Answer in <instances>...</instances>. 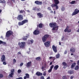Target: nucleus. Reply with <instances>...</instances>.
Instances as JSON below:
<instances>
[{"label": "nucleus", "instance_id": "1", "mask_svg": "<svg viewBox=\"0 0 79 79\" xmlns=\"http://www.w3.org/2000/svg\"><path fill=\"white\" fill-rule=\"evenodd\" d=\"M49 26L51 27H53L52 30H55L56 29V30H58V26H56V23L55 22H52L49 23Z\"/></svg>", "mask_w": 79, "mask_h": 79}, {"label": "nucleus", "instance_id": "2", "mask_svg": "<svg viewBox=\"0 0 79 79\" xmlns=\"http://www.w3.org/2000/svg\"><path fill=\"white\" fill-rule=\"evenodd\" d=\"M18 45L20 49L21 48H24L26 45V43L24 42L21 43L19 42L18 43Z\"/></svg>", "mask_w": 79, "mask_h": 79}, {"label": "nucleus", "instance_id": "3", "mask_svg": "<svg viewBox=\"0 0 79 79\" xmlns=\"http://www.w3.org/2000/svg\"><path fill=\"white\" fill-rule=\"evenodd\" d=\"M49 36H50V35L48 34H46L44 35V36L42 37V40L43 42H46L47 39L49 37Z\"/></svg>", "mask_w": 79, "mask_h": 79}, {"label": "nucleus", "instance_id": "4", "mask_svg": "<svg viewBox=\"0 0 79 79\" xmlns=\"http://www.w3.org/2000/svg\"><path fill=\"white\" fill-rule=\"evenodd\" d=\"M13 35V32L11 30L8 31L7 32L6 34V37H9L11 35Z\"/></svg>", "mask_w": 79, "mask_h": 79}, {"label": "nucleus", "instance_id": "5", "mask_svg": "<svg viewBox=\"0 0 79 79\" xmlns=\"http://www.w3.org/2000/svg\"><path fill=\"white\" fill-rule=\"evenodd\" d=\"M79 13V10L77 8L75 9L73 13L72 16H74V15H76L77 14H78Z\"/></svg>", "mask_w": 79, "mask_h": 79}, {"label": "nucleus", "instance_id": "6", "mask_svg": "<svg viewBox=\"0 0 79 79\" xmlns=\"http://www.w3.org/2000/svg\"><path fill=\"white\" fill-rule=\"evenodd\" d=\"M17 19L19 20V21H22L23 20V16L21 15H19L17 17Z\"/></svg>", "mask_w": 79, "mask_h": 79}, {"label": "nucleus", "instance_id": "7", "mask_svg": "<svg viewBox=\"0 0 79 79\" xmlns=\"http://www.w3.org/2000/svg\"><path fill=\"white\" fill-rule=\"evenodd\" d=\"M50 41H47V42L44 43V44L46 47H50Z\"/></svg>", "mask_w": 79, "mask_h": 79}, {"label": "nucleus", "instance_id": "8", "mask_svg": "<svg viewBox=\"0 0 79 79\" xmlns=\"http://www.w3.org/2000/svg\"><path fill=\"white\" fill-rule=\"evenodd\" d=\"M52 50L55 53H56L57 52V47L55 46V45H53L52 46Z\"/></svg>", "mask_w": 79, "mask_h": 79}, {"label": "nucleus", "instance_id": "9", "mask_svg": "<svg viewBox=\"0 0 79 79\" xmlns=\"http://www.w3.org/2000/svg\"><path fill=\"white\" fill-rule=\"evenodd\" d=\"M35 3L38 5H42V1H36L35 2Z\"/></svg>", "mask_w": 79, "mask_h": 79}, {"label": "nucleus", "instance_id": "10", "mask_svg": "<svg viewBox=\"0 0 79 79\" xmlns=\"http://www.w3.org/2000/svg\"><path fill=\"white\" fill-rule=\"evenodd\" d=\"M5 60H6L5 56L4 55H3L1 57V61L2 62H3L4 61H5Z\"/></svg>", "mask_w": 79, "mask_h": 79}, {"label": "nucleus", "instance_id": "11", "mask_svg": "<svg viewBox=\"0 0 79 79\" xmlns=\"http://www.w3.org/2000/svg\"><path fill=\"white\" fill-rule=\"evenodd\" d=\"M40 33V31L39 30H35L33 32V34L35 35H38Z\"/></svg>", "mask_w": 79, "mask_h": 79}, {"label": "nucleus", "instance_id": "12", "mask_svg": "<svg viewBox=\"0 0 79 79\" xmlns=\"http://www.w3.org/2000/svg\"><path fill=\"white\" fill-rule=\"evenodd\" d=\"M37 15L38 16V18H43V17L44 16V15L43 14H42L40 13H37Z\"/></svg>", "mask_w": 79, "mask_h": 79}, {"label": "nucleus", "instance_id": "13", "mask_svg": "<svg viewBox=\"0 0 79 79\" xmlns=\"http://www.w3.org/2000/svg\"><path fill=\"white\" fill-rule=\"evenodd\" d=\"M29 79V74L28 73L25 74V76L23 77V79Z\"/></svg>", "mask_w": 79, "mask_h": 79}, {"label": "nucleus", "instance_id": "14", "mask_svg": "<svg viewBox=\"0 0 79 79\" xmlns=\"http://www.w3.org/2000/svg\"><path fill=\"white\" fill-rule=\"evenodd\" d=\"M70 52H73V53H74V52H76V49H75V48L73 47L70 48Z\"/></svg>", "mask_w": 79, "mask_h": 79}, {"label": "nucleus", "instance_id": "15", "mask_svg": "<svg viewBox=\"0 0 79 79\" xmlns=\"http://www.w3.org/2000/svg\"><path fill=\"white\" fill-rule=\"evenodd\" d=\"M37 27H39V28H42L43 27V24L42 23H40L37 25Z\"/></svg>", "mask_w": 79, "mask_h": 79}, {"label": "nucleus", "instance_id": "16", "mask_svg": "<svg viewBox=\"0 0 79 79\" xmlns=\"http://www.w3.org/2000/svg\"><path fill=\"white\" fill-rule=\"evenodd\" d=\"M42 73H41L40 72H37L36 73V75H37V76H42Z\"/></svg>", "mask_w": 79, "mask_h": 79}, {"label": "nucleus", "instance_id": "17", "mask_svg": "<svg viewBox=\"0 0 79 79\" xmlns=\"http://www.w3.org/2000/svg\"><path fill=\"white\" fill-rule=\"evenodd\" d=\"M54 2L55 4H56V5H58V4H59L60 3L59 0H54Z\"/></svg>", "mask_w": 79, "mask_h": 79}, {"label": "nucleus", "instance_id": "18", "mask_svg": "<svg viewBox=\"0 0 79 79\" xmlns=\"http://www.w3.org/2000/svg\"><path fill=\"white\" fill-rule=\"evenodd\" d=\"M68 73L70 74H73L74 73V71L71 70H69L68 71Z\"/></svg>", "mask_w": 79, "mask_h": 79}, {"label": "nucleus", "instance_id": "19", "mask_svg": "<svg viewBox=\"0 0 79 79\" xmlns=\"http://www.w3.org/2000/svg\"><path fill=\"white\" fill-rule=\"evenodd\" d=\"M58 68H59V66L58 65H57L54 66V70L56 71V70H57V69H58Z\"/></svg>", "mask_w": 79, "mask_h": 79}, {"label": "nucleus", "instance_id": "20", "mask_svg": "<svg viewBox=\"0 0 79 79\" xmlns=\"http://www.w3.org/2000/svg\"><path fill=\"white\" fill-rule=\"evenodd\" d=\"M76 63L75 62H74V63H73L71 65V68H74V67L76 66Z\"/></svg>", "mask_w": 79, "mask_h": 79}, {"label": "nucleus", "instance_id": "21", "mask_svg": "<svg viewBox=\"0 0 79 79\" xmlns=\"http://www.w3.org/2000/svg\"><path fill=\"white\" fill-rule=\"evenodd\" d=\"M23 22V23L24 24H26V23H28V20L27 19L24 20L22 21Z\"/></svg>", "mask_w": 79, "mask_h": 79}, {"label": "nucleus", "instance_id": "22", "mask_svg": "<svg viewBox=\"0 0 79 79\" xmlns=\"http://www.w3.org/2000/svg\"><path fill=\"white\" fill-rule=\"evenodd\" d=\"M31 63H32V62H31V61L28 62L27 64V67H29L30 66H31Z\"/></svg>", "mask_w": 79, "mask_h": 79}, {"label": "nucleus", "instance_id": "23", "mask_svg": "<svg viewBox=\"0 0 79 79\" xmlns=\"http://www.w3.org/2000/svg\"><path fill=\"white\" fill-rule=\"evenodd\" d=\"M14 75V73H11L8 76L9 78L10 77H13V75Z\"/></svg>", "mask_w": 79, "mask_h": 79}, {"label": "nucleus", "instance_id": "24", "mask_svg": "<svg viewBox=\"0 0 79 79\" xmlns=\"http://www.w3.org/2000/svg\"><path fill=\"white\" fill-rule=\"evenodd\" d=\"M40 60H41V58L40 57H38L35 58V60L36 61H40Z\"/></svg>", "mask_w": 79, "mask_h": 79}, {"label": "nucleus", "instance_id": "25", "mask_svg": "<svg viewBox=\"0 0 79 79\" xmlns=\"http://www.w3.org/2000/svg\"><path fill=\"white\" fill-rule=\"evenodd\" d=\"M28 38V36H25L23 38V40H27V38Z\"/></svg>", "mask_w": 79, "mask_h": 79}, {"label": "nucleus", "instance_id": "26", "mask_svg": "<svg viewBox=\"0 0 79 79\" xmlns=\"http://www.w3.org/2000/svg\"><path fill=\"white\" fill-rule=\"evenodd\" d=\"M18 24L19 26H23V25H24L23 22H22H22H19L18 23Z\"/></svg>", "mask_w": 79, "mask_h": 79}, {"label": "nucleus", "instance_id": "27", "mask_svg": "<svg viewBox=\"0 0 79 79\" xmlns=\"http://www.w3.org/2000/svg\"><path fill=\"white\" fill-rule=\"evenodd\" d=\"M20 13H24V14H26V12L24 10H21L19 11Z\"/></svg>", "mask_w": 79, "mask_h": 79}, {"label": "nucleus", "instance_id": "28", "mask_svg": "<svg viewBox=\"0 0 79 79\" xmlns=\"http://www.w3.org/2000/svg\"><path fill=\"white\" fill-rule=\"evenodd\" d=\"M69 28V27L67 26L66 29L64 30V32H68V29Z\"/></svg>", "mask_w": 79, "mask_h": 79}, {"label": "nucleus", "instance_id": "29", "mask_svg": "<svg viewBox=\"0 0 79 79\" xmlns=\"http://www.w3.org/2000/svg\"><path fill=\"white\" fill-rule=\"evenodd\" d=\"M79 69V66L78 65H77V66L75 67V70H78Z\"/></svg>", "mask_w": 79, "mask_h": 79}, {"label": "nucleus", "instance_id": "30", "mask_svg": "<svg viewBox=\"0 0 79 79\" xmlns=\"http://www.w3.org/2000/svg\"><path fill=\"white\" fill-rule=\"evenodd\" d=\"M60 55L59 54H56V58H60Z\"/></svg>", "mask_w": 79, "mask_h": 79}, {"label": "nucleus", "instance_id": "31", "mask_svg": "<svg viewBox=\"0 0 79 79\" xmlns=\"http://www.w3.org/2000/svg\"><path fill=\"white\" fill-rule=\"evenodd\" d=\"M42 69L43 71H45V67L44 66H42Z\"/></svg>", "mask_w": 79, "mask_h": 79}, {"label": "nucleus", "instance_id": "32", "mask_svg": "<svg viewBox=\"0 0 79 79\" xmlns=\"http://www.w3.org/2000/svg\"><path fill=\"white\" fill-rule=\"evenodd\" d=\"M76 3V1H72L70 3V4H72V5L73 4H74Z\"/></svg>", "mask_w": 79, "mask_h": 79}, {"label": "nucleus", "instance_id": "33", "mask_svg": "<svg viewBox=\"0 0 79 79\" xmlns=\"http://www.w3.org/2000/svg\"><path fill=\"white\" fill-rule=\"evenodd\" d=\"M62 64L64 66H66V64H67L65 62H63L62 63Z\"/></svg>", "mask_w": 79, "mask_h": 79}, {"label": "nucleus", "instance_id": "34", "mask_svg": "<svg viewBox=\"0 0 79 79\" xmlns=\"http://www.w3.org/2000/svg\"><path fill=\"white\" fill-rule=\"evenodd\" d=\"M14 71H15V69H11V73H13V74H14Z\"/></svg>", "mask_w": 79, "mask_h": 79}, {"label": "nucleus", "instance_id": "35", "mask_svg": "<svg viewBox=\"0 0 79 79\" xmlns=\"http://www.w3.org/2000/svg\"><path fill=\"white\" fill-rule=\"evenodd\" d=\"M62 79H68V78H67L66 76H64L62 77Z\"/></svg>", "mask_w": 79, "mask_h": 79}, {"label": "nucleus", "instance_id": "36", "mask_svg": "<svg viewBox=\"0 0 79 79\" xmlns=\"http://www.w3.org/2000/svg\"><path fill=\"white\" fill-rule=\"evenodd\" d=\"M61 10L62 11H64V10H65V9L64 8V7H62V8H61Z\"/></svg>", "mask_w": 79, "mask_h": 79}, {"label": "nucleus", "instance_id": "37", "mask_svg": "<svg viewBox=\"0 0 79 79\" xmlns=\"http://www.w3.org/2000/svg\"><path fill=\"white\" fill-rule=\"evenodd\" d=\"M21 69H19V70H18L17 72L18 73H19H19H21Z\"/></svg>", "mask_w": 79, "mask_h": 79}, {"label": "nucleus", "instance_id": "38", "mask_svg": "<svg viewBox=\"0 0 79 79\" xmlns=\"http://www.w3.org/2000/svg\"><path fill=\"white\" fill-rule=\"evenodd\" d=\"M3 77V75L2 74H0V78H2Z\"/></svg>", "mask_w": 79, "mask_h": 79}, {"label": "nucleus", "instance_id": "39", "mask_svg": "<svg viewBox=\"0 0 79 79\" xmlns=\"http://www.w3.org/2000/svg\"><path fill=\"white\" fill-rule=\"evenodd\" d=\"M56 4H52L51 5V6L52 7H55V6H56Z\"/></svg>", "mask_w": 79, "mask_h": 79}, {"label": "nucleus", "instance_id": "40", "mask_svg": "<svg viewBox=\"0 0 79 79\" xmlns=\"http://www.w3.org/2000/svg\"><path fill=\"white\" fill-rule=\"evenodd\" d=\"M16 62V60L15 59H14L13 60V63H15Z\"/></svg>", "mask_w": 79, "mask_h": 79}, {"label": "nucleus", "instance_id": "41", "mask_svg": "<svg viewBox=\"0 0 79 79\" xmlns=\"http://www.w3.org/2000/svg\"><path fill=\"white\" fill-rule=\"evenodd\" d=\"M47 9L48 10H49V11H51L52 10V9H51V8L50 7H48V8H47Z\"/></svg>", "mask_w": 79, "mask_h": 79}, {"label": "nucleus", "instance_id": "42", "mask_svg": "<svg viewBox=\"0 0 79 79\" xmlns=\"http://www.w3.org/2000/svg\"><path fill=\"white\" fill-rule=\"evenodd\" d=\"M53 67H54V65H52L50 67V69H52L53 68Z\"/></svg>", "mask_w": 79, "mask_h": 79}, {"label": "nucleus", "instance_id": "43", "mask_svg": "<svg viewBox=\"0 0 79 79\" xmlns=\"http://www.w3.org/2000/svg\"><path fill=\"white\" fill-rule=\"evenodd\" d=\"M55 6L56 7V10H58V9L59 7L58 6L57 4H56V6Z\"/></svg>", "mask_w": 79, "mask_h": 79}, {"label": "nucleus", "instance_id": "44", "mask_svg": "<svg viewBox=\"0 0 79 79\" xmlns=\"http://www.w3.org/2000/svg\"><path fill=\"white\" fill-rule=\"evenodd\" d=\"M70 32H71V29H68V32L69 33Z\"/></svg>", "mask_w": 79, "mask_h": 79}, {"label": "nucleus", "instance_id": "45", "mask_svg": "<svg viewBox=\"0 0 79 79\" xmlns=\"http://www.w3.org/2000/svg\"><path fill=\"white\" fill-rule=\"evenodd\" d=\"M6 3V2H5V0H2V3Z\"/></svg>", "mask_w": 79, "mask_h": 79}, {"label": "nucleus", "instance_id": "46", "mask_svg": "<svg viewBox=\"0 0 79 79\" xmlns=\"http://www.w3.org/2000/svg\"><path fill=\"white\" fill-rule=\"evenodd\" d=\"M40 79H45L44 78V77L43 76H41L40 77Z\"/></svg>", "mask_w": 79, "mask_h": 79}, {"label": "nucleus", "instance_id": "47", "mask_svg": "<svg viewBox=\"0 0 79 79\" xmlns=\"http://www.w3.org/2000/svg\"><path fill=\"white\" fill-rule=\"evenodd\" d=\"M23 65V63L22 62L20 64V67H21V66H22Z\"/></svg>", "mask_w": 79, "mask_h": 79}, {"label": "nucleus", "instance_id": "48", "mask_svg": "<svg viewBox=\"0 0 79 79\" xmlns=\"http://www.w3.org/2000/svg\"><path fill=\"white\" fill-rule=\"evenodd\" d=\"M43 76H46V72H44V73H43Z\"/></svg>", "mask_w": 79, "mask_h": 79}, {"label": "nucleus", "instance_id": "49", "mask_svg": "<svg viewBox=\"0 0 79 79\" xmlns=\"http://www.w3.org/2000/svg\"><path fill=\"white\" fill-rule=\"evenodd\" d=\"M52 69H50L48 71V73H51V72H52Z\"/></svg>", "mask_w": 79, "mask_h": 79}, {"label": "nucleus", "instance_id": "50", "mask_svg": "<svg viewBox=\"0 0 79 79\" xmlns=\"http://www.w3.org/2000/svg\"><path fill=\"white\" fill-rule=\"evenodd\" d=\"M16 79H23V77H19L18 78H17Z\"/></svg>", "mask_w": 79, "mask_h": 79}, {"label": "nucleus", "instance_id": "51", "mask_svg": "<svg viewBox=\"0 0 79 79\" xmlns=\"http://www.w3.org/2000/svg\"><path fill=\"white\" fill-rule=\"evenodd\" d=\"M52 59L53 60V61H54V60H55V57H53Z\"/></svg>", "mask_w": 79, "mask_h": 79}, {"label": "nucleus", "instance_id": "52", "mask_svg": "<svg viewBox=\"0 0 79 79\" xmlns=\"http://www.w3.org/2000/svg\"><path fill=\"white\" fill-rule=\"evenodd\" d=\"M3 64L4 65H6V62L4 61L3 62Z\"/></svg>", "mask_w": 79, "mask_h": 79}, {"label": "nucleus", "instance_id": "53", "mask_svg": "<svg viewBox=\"0 0 79 79\" xmlns=\"http://www.w3.org/2000/svg\"><path fill=\"white\" fill-rule=\"evenodd\" d=\"M64 36L62 37L61 38V40L62 41L64 40Z\"/></svg>", "mask_w": 79, "mask_h": 79}, {"label": "nucleus", "instance_id": "54", "mask_svg": "<svg viewBox=\"0 0 79 79\" xmlns=\"http://www.w3.org/2000/svg\"><path fill=\"white\" fill-rule=\"evenodd\" d=\"M18 55H21V52H18Z\"/></svg>", "mask_w": 79, "mask_h": 79}, {"label": "nucleus", "instance_id": "55", "mask_svg": "<svg viewBox=\"0 0 79 79\" xmlns=\"http://www.w3.org/2000/svg\"><path fill=\"white\" fill-rule=\"evenodd\" d=\"M73 77H74V76H71L70 77V79H73Z\"/></svg>", "mask_w": 79, "mask_h": 79}, {"label": "nucleus", "instance_id": "56", "mask_svg": "<svg viewBox=\"0 0 79 79\" xmlns=\"http://www.w3.org/2000/svg\"><path fill=\"white\" fill-rule=\"evenodd\" d=\"M3 41L1 40H0V44H2L3 43Z\"/></svg>", "mask_w": 79, "mask_h": 79}, {"label": "nucleus", "instance_id": "57", "mask_svg": "<svg viewBox=\"0 0 79 79\" xmlns=\"http://www.w3.org/2000/svg\"><path fill=\"white\" fill-rule=\"evenodd\" d=\"M36 9H37V8L36 7H34L33 8V10H36Z\"/></svg>", "mask_w": 79, "mask_h": 79}, {"label": "nucleus", "instance_id": "58", "mask_svg": "<svg viewBox=\"0 0 79 79\" xmlns=\"http://www.w3.org/2000/svg\"><path fill=\"white\" fill-rule=\"evenodd\" d=\"M30 42L31 43H33V42H34V40H31L30 41Z\"/></svg>", "mask_w": 79, "mask_h": 79}, {"label": "nucleus", "instance_id": "59", "mask_svg": "<svg viewBox=\"0 0 79 79\" xmlns=\"http://www.w3.org/2000/svg\"><path fill=\"white\" fill-rule=\"evenodd\" d=\"M67 53V51H65L64 53V54H66Z\"/></svg>", "mask_w": 79, "mask_h": 79}, {"label": "nucleus", "instance_id": "60", "mask_svg": "<svg viewBox=\"0 0 79 79\" xmlns=\"http://www.w3.org/2000/svg\"><path fill=\"white\" fill-rule=\"evenodd\" d=\"M77 64H78V65H79V60H78L77 61Z\"/></svg>", "mask_w": 79, "mask_h": 79}, {"label": "nucleus", "instance_id": "61", "mask_svg": "<svg viewBox=\"0 0 79 79\" xmlns=\"http://www.w3.org/2000/svg\"><path fill=\"white\" fill-rule=\"evenodd\" d=\"M2 44H6V42H4L3 41V42Z\"/></svg>", "mask_w": 79, "mask_h": 79}, {"label": "nucleus", "instance_id": "62", "mask_svg": "<svg viewBox=\"0 0 79 79\" xmlns=\"http://www.w3.org/2000/svg\"><path fill=\"white\" fill-rule=\"evenodd\" d=\"M37 11H40V9H37Z\"/></svg>", "mask_w": 79, "mask_h": 79}, {"label": "nucleus", "instance_id": "63", "mask_svg": "<svg viewBox=\"0 0 79 79\" xmlns=\"http://www.w3.org/2000/svg\"><path fill=\"white\" fill-rule=\"evenodd\" d=\"M46 79H50V77H48Z\"/></svg>", "mask_w": 79, "mask_h": 79}, {"label": "nucleus", "instance_id": "64", "mask_svg": "<svg viewBox=\"0 0 79 79\" xmlns=\"http://www.w3.org/2000/svg\"><path fill=\"white\" fill-rule=\"evenodd\" d=\"M77 32H79V28L77 31Z\"/></svg>", "mask_w": 79, "mask_h": 79}]
</instances>
